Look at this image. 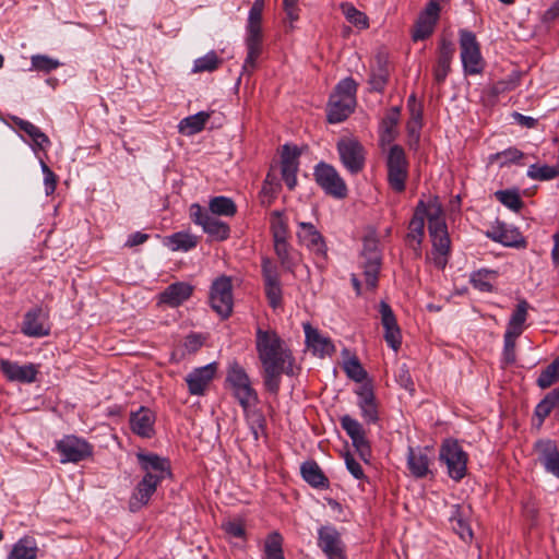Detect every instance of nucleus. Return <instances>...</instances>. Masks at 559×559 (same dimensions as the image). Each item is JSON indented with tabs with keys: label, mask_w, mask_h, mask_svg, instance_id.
<instances>
[{
	"label": "nucleus",
	"mask_w": 559,
	"mask_h": 559,
	"mask_svg": "<svg viewBox=\"0 0 559 559\" xmlns=\"http://www.w3.org/2000/svg\"><path fill=\"white\" fill-rule=\"evenodd\" d=\"M255 349L263 371V384L267 392H280L283 374H294V357L285 342L274 330L255 331Z\"/></svg>",
	"instance_id": "obj_1"
},
{
	"label": "nucleus",
	"mask_w": 559,
	"mask_h": 559,
	"mask_svg": "<svg viewBox=\"0 0 559 559\" xmlns=\"http://www.w3.org/2000/svg\"><path fill=\"white\" fill-rule=\"evenodd\" d=\"M136 459L144 475L129 499L131 512H138L145 507L155 493L157 486L171 475L169 461L165 457L155 453L140 452L136 454Z\"/></svg>",
	"instance_id": "obj_2"
},
{
	"label": "nucleus",
	"mask_w": 559,
	"mask_h": 559,
	"mask_svg": "<svg viewBox=\"0 0 559 559\" xmlns=\"http://www.w3.org/2000/svg\"><path fill=\"white\" fill-rule=\"evenodd\" d=\"M264 4V0H254L249 10L245 37L247 57L242 64V75H251L263 50L262 14Z\"/></svg>",
	"instance_id": "obj_3"
},
{
	"label": "nucleus",
	"mask_w": 559,
	"mask_h": 559,
	"mask_svg": "<svg viewBox=\"0 0 559 559\" xmlns=\"http://www.w3.org/2000/svg\"><path fill=\"white\" fill-rule=\"evenodd\" d=\"M428 230L432 242L430 259L437 269L443 270L448 264L451 240L442 215V209L439 205L429 206Z\"/></svg>",
	"instance_id": "obj_4"
},
{
	"label": "nucleus",
	"mask_w": 559,
	"mask_h": 559,
	"mask_svg": "<svg viewBox=\"0 0 559 559\" xmlns=\"http://www.w3.org/2000/svg\"><path fill=\"white\" fill-rule=\"evenodd\" d=\"M226 382L231 388L234 397L245 412L259 403L258 393L253 389L245 368L238 361L234 360L229 364Z\"/></svg>",
	"instance_id": "obj_5"
},
{
	"label": "nucleus",
	"mask_w": 559,
	"mask_h": 559,
	"mask_svg": "<svg viewBox=\"0 0 559 559\" xmlns=\"http://www.w3.org/2000/svg\"><path fill=\"white\" fill-rule=\"evenodd\" d=\"M439 460L447 466L448 475L454 481H460L466 476L468 455L456 440L445 439L441 443Z\"/></svg>",
	"instance_id": "obj_6"
},
{
	"label": "nucleus",
	"mask_w": 559,
	"mask_h": 559,
	"mask_svg": "<svg viewBox=\"0 0 559 559\" xmlns=\"http://www.w3.org/2000/svg\"><path fill=\"white\" fill-rule=\"evenodd\" d=\"M388 182L391 189L397 193L405 190L408 177V162L404 148L394 144L386 156Z\"/></svg>",
	"instance_id": "obj_7"
},
{
	"label": "nucleus",
	"mask_w": 559,
	"mask_h": 559,
	"mask_svg": "<svg viewBox=\"0 0 559 559\" xmlns=\"http://www.w3.org/2000/svg\"><path fill=\"white\" fill-rule=\"evenodd\" d=\"M360 265L367 288L376 289L381 270V253L378 249V240L374 235L364 238V250Z\"/></svg>",
	"instance_id": "obj_8"
},
{
	"label": "nucleus",
	"mask_w": 559,
	"mask_h": 559,
	"mask_svg": "<svg viewBox=\"0 0 559 559\" xmlns=\"http://www.w3.org/2000/svg\"><path fill=\"white\" fill-rule=\"evenodd\" d=\"M459 34L464 72L469 75L481 73L485 62L475 34L467 29H461Z\"/></svg>",
	"instance_id": "obj_9"
},
{
	"label": "nucleus",
	"mask_w": 559,
	"mask_h": 559,
	"mask_svg": "<svg viewBox=\"0 0 559 559\" xmlns=\"http://www.w3.org/2000/svg\"><path fill=\"white\" fill-rule=\"evenodd\" d=\"M336 150L345 169L357 175L362 171L366 165V150L362 144L353 138H342L337 141Z\"/></svg>",
	"instance_id": "obj_10"
},
{
	"label": "nucleus",
	"mask_w": 559,
	"mask_h": 559,
	"mask_svg": "<svg viewBox=\"0 0 559 559\" xmlns=\"http://www.w3.org/2000/svg\"><path fill=\"white\" fill-rule=\"evenodd\" d=\"M313 176L316 182L325 192V194L335 199H344L347 197V186L338 171L332 165L320 162L314 167Z\"/></svg>",
	"instance_id": "obj_11"
},
{
	"label": "nucleus",
	"mask_w": 559,
	"mask_h": 559,
	"mask_svg": "<svg viewBox=\"0 0 559 559\" xmlns=\"http://www.w3.org/2000/svg\"><path fill=\"white\" fill-rule=\"evenodd\" d=\"M210 304L212 309L223 319H227L233 312V284L226 275L217 277L211 286Z\"/></svg>",
	"instance_id": "obj_12"
},
{
	"label": "nucleus",
	"mask_w": 559,
	"mask_h": 559,
	"mask_svg": "<svg viewBox=\"0 0 559 559\" xmlns=\"http://www.w3.org/2000/svg\"><path fill=\"white\" fill-rule=\"evenodd\" d=\"M190 217L192 222L200 225L203 231L213 240L223 241L229 238V225L205 211L201 205L194 203L190 206Z\"/></svg>",
	"instance_id": "obj_13"
},
{
	"label": "nucleus",
	"mask_w": 559,
	"mask_h": 559,
	"mask_svg": "<svg viewBox=\"0 0 559 559\" xmlns=\"http://www.w3.org/2000/svg\"><path fill=\"white\" fill-rule=\"evenodd\" d=\"M56 449L61 455V463H79L93 454V447L75 436L63 437L57 442Z\"/></svg>",
	"instance_id": "obj_14"
},
{
	"label": "nucleus",
	"mask_w": 559,
	"mask_h": 559,
	"mask_svg": "<svg viewBox=\"0 0 559 559\" xmlns=\"http://www.w3.org/2000/svg\"><path fill=\"white\" fill-rule=\"evenodd\" d=\"M441 7L439 1L430 0L425 9L419 13L412 31V39L414 41L425 40L429 38L439 21Z\"/></svg>",
	"instance_id": "obj_15"
},
{
	"label": "nucleus",
	"mask_w": 559,
	"mask_h": 559,
	"mask_svg": "<svg viewBox=\"0 0 559 559\" xmlns=\"http://www.w3.org/2000/svg\"><path fill=\"white\" fill-rule=\"evenodd\" d=\"M297 238L301 246H305L318 261H325L328 247L324 237L311 223L299 222Z\"/></svg>",
	"instance_id": "obj_16"
},
{
	"label": "nucleus",
	"mask_w": 559,
	"mask_h": 559,
	"mask_svg": "<svg viewBox=\"0 0 559 559\" xmlns=\"http://www.w3.org/2000/svg\"><path fill=\"white\" fill-rule=\"evenodd\" d=\"M318 546L328 559H347L341 534L332 525H324L318 530Z\"/></svg>",
	"instance_id": "obj_17"
},
{
	"label": "nucleus",
	"mask_w": 559,
	"mask_h": 559,
	"mask_svg": "<svg viewBox=\"0 0 559 559\" xmlns=\"http://www.w3.org/2000/svg\"><path fill=\"white\" fill-rule=\"evenodd\" d=\"M261 269L264 282V292L269 305L273 309H276L282 306L283 299V292L277 267L269 258H263Z\"/></svg>",
	"instance_id": "obj_18"
},
{
	"label": "nucleus",
	"mask_w": 559,
	"mask_h": 559,
	"mask_svg": "<svg viewBox=\"0 0 559 559\" xmlns=\"http://www.w3.org/2000/svg\"><path fill=\"white\" fill-rule=\"evenodd\" d=\"M488 238L495 242H499L506 247L524 249L527 241L522 233L511 225L503 222H497L490 230L487 231Z\"/></svg>",
	"instance_id": "obj_19"
},
{
	"label": "nucleus",
	"mask_w": 559,
	"mask_h": 559,
	"mask_svg": "<svg viewBox=\"0 0 559 559\" xmlns=\"http://www.w3.org/2000/svg\"><path fill=\"white\" fill-rule=\"evenodd\" d=\"M22 332L29 337H44L50 333V324L48 323V314L40 307L29 309L25 314L22 323Z\"/></svg>",
	"instance_id": "obj_20"
},
{
	"label": "nucleus",
	"mask_w": 559,
	"mask_h": 559,
	"mask_svg": "<svg viewBox=\"0 0 559 559\" xmlns=\"http://www.w3.org/2000/svg\"><path fill=\"white\" fill-rule=\"evenodd\" d=\"M301 152L296 145L285 144L281 154V174L289 190H294L297 185L298 157Z\"/></svg>",
	"instance_id": "obj_21"
},
{
	"label": "nucleus",
	"mask_w": 559,
	"mask_h": 559,
	"mask_svg": "<svg viewBox=\"0 0 559 559\" xmlns=\"http://www.w3.org/2000/svg\"><path fill=\"white\" fill-rule=\"evenodd\" d=\"M342 428L352 439L353 445L358 451L360 457L365 461L370 455V445L366 439V433L362 425L349 415H344L340 419Z\"/></svg>",
	"instance_id": "obj_22"
},
{
	"label": "nucleus",
	"mask_w": 559,
	"mask_h": 559,
	"mask_svg": "<svg viewBox=\"0 0 559 559\" xmlns=\"http://www.w3.org/2000/svg\"><path fill=\"white\" fill-rule=\"evenodd\" d=\"M216 371L217 365L215 362L193 369L186 377L189 393L191 395H203L206 388L214 379Z\"/></svg>",
	"instance_id": "obj_23"
},
{
	"label": "nucleus",
	"mask_w": 559,
	"mask_h": 559,
	"mask_svg": "<svg viewBox=\"0 0 559 559\" xmlns=\"http://www.w3.org/2000/svg\"><path fill=\"white\" fill-rule=\"evenodd\" d=\"M379 311L381 314V323L384 328V340L388 345L396 352L402 344L401 330L397 325L396 318L390 305L383 300L380 302Z\"/></svg>",
	"instance_id": "obj_24"
},
{
	"label": "nucleus",
	"mask_w": 559,
	"mask_h": 559,
	"mask_svg": "<svg viewBox=\"0 0 559 559\" xmlns=\"http://www.w3.org/2000/svg\"><path fill=\"white\" fill-rule=\"evenodd\" d=\"M454 53V44L447 38H442L439 43L438 59L433 68V79L437 84L441 85L444 83L447 76L451 71V63Z\"/></svg>",
	"instance_id": "obj_25"
},
{
	"label": "nucleus",
	"mask_w": 559,
	"mask_h": 559,
	"mask_svg": "<svg viewBox=\"0 0 559 559\" xmlns=\"http://www.w3.org/2000/svg\"><path fill=\"white\" fill-rule=\"evenodd\" d=\"M0 369L10 381L32 383L36 380L38 369L34 364L19 365L17 362L2 359Z\"/></svg>",
	"instance_id": "obj_26"
},
{
	"label": "nucleus",
	"mask_w": 559,
	"mask_h": 559,
	"mask_svg": "<svg viewBox=\"0 0 559 559\" xmlns=\"http://www.w3.org/2000/svg\"><path fill=\"white\" fill-rule=\"evenodd\" d=\"M193 289V286L186 282L173 283L159 294V302L171 308L179 307L191 297Z\"/></svg>",
	"instance_id": "obj_27"
},
{
	"label": "nucleus",
	"mask_w": 559,
	"mask_h": 559,
	"mask_svg": "<svg viewBox=\"0 0 559 559\" xmlns=\"http://www.w3.org/2000/svg\"><path fill=\"white\" fill-rule=\"evenodd\" d=\"M306 345L314 355L323 357L334 353L335 347L329 337L320 334L318 329L313 328L309 322L304 323Z\"/></svg>",
	"instance_id": "obj_28"
},
{
	"label": "nucleus",
	"mask_w": 559,
	"mask_h": 559,
	"mask_svg": "<svg viewBox=\"0 0 559 559\" xmlns=\"http://www.w3.org/2000/svg\"><path fill=\"white\" fill-rule=\"evenodd\" d=\"M154 413L144 406H141L136 412L130 415L131 430L143 438H151L154 435Z\"/></svg>",
	"instance_id": "obj_29"
},
{
	"label": "nucleus",
	"mask_w": 559,
	"mask_h": 559,
	"mask_svg": "<svg viewBox=\"0 0 559 559\" xmlns=\"http://www.w3.org/2000/svg\"><path fill=\"white\" fill-rule=\"evenodd\" d=\"M429 449L426 448H408L407 467L411 474L416 478H424L429 473L430 459Z\"/></svg>",
	"instance_id": "obj_30"
},
{
	"label": "nucleus",
	"mask_w": 559,
	"mask_h": 559,
	"mask_svg": "<svg viewBox=\"0 0 559 559\" xmlns=\"http://www.w3.org/2000/svg\"><path fill=\"white\" fill-rule=\"evenodd\" d=\"M356 98H341L340 95H331L328 109V121L338 123L344 121L354 110Z\"/></svg>",
	"instance_id": "obj_31"
},
{
	"label": "nucleus",
	"mask_w": 559,
	"mask_h": 559,
	"mask_svg": "<svg viewBox=\"0 0 559 559\" xmlns=\"http://www.w3.org/2000/svg\"><path fill=\"white\" fill-rule=\"evenodd\" d=\"M539 452V460L546 471L559 478V451L551 440H539L536 442Z\"/></svg>",
	"instance_id": "obj_32"
},
{
	"label": "nucleus",
	"mask_w": 559,
	"mask_h": 559,
	"mask_svg": "<svg viewBox=\"0 0 559 559\" xmlns=\"http://www.w3.org/2000/svg\"><path fill=\"white\" fill-rule=\"evenodd\" d=\"M469 514V508L462 504H454L450 516V523L452 530L463 539L471 540L473 538V531L467 516Z\"/></svg>",
	"instance_id": "obj_33"
},
{
	"label": "nucleus",
	"mask_w": 559,
	"mask_h": 559,
	"mask_svg": "<svg viewBox=\"0 0 559 559\" xmlns=\"http://www.w3.org/2000/svg\"><path fill=\"white\" fill-rule=\"evenodd\" d=\"M301 476L313 488L326 489L329 479L316 461H307L301 464Z\"/></svg>",
	"instance_id": "obj_34"
},
{
	"label": "nucleus",
	"mask_w": 559,
	"mask_h": 559,
	"mask_svg": "<svg viewBox=\"0 0 559 559\" xmlns=\"http://www.w3.org/2000/svg\"><path fill=\"white\" fill-rule=\"evenodd\" d=\"M401 109L400 107H392L388 110L381 121V133L380 140L382 144H390L396 138L397 131L396 126L400 121Z\"/></svg>",
	"instance_id": "obj_35"
},
{
	"label": "nucleus",
	"mask_w": 559,
	"mask_h": 559,
	"mask_svg": "<svg viewBox=\"0 0 559 559\" xmlns=\"http://www.w3.org/2000/svg\"><path fill=\"white\" fill-rule=\"evenodd\" d=\"M428 211L429 209L427 210L425 203L420 201L416 206L414 216L408 225L409 233L407 237L409 240L416 241L418 248L420 247L424 238L425 216L428 217Z\"/></svg>",
	"instance_id": "obj_36"
},
{
	"label": "nucleus",
	"mask_w": 559,
	"mask_h": 559,
	"mask_svg": "<svg viewBox=\"0 0 559 559\" xmlns=\"http://www.w3.org/2000/svg\"><path fill=\"white\" fill-rule=\"evenodd\" d=\"M11 120L21 131L25 132L33 140L37 147L45 148L50 145L49 138L32 122L16 116H12Z\"/></svg>",
	"instance_id": "obj_37"
},
{
	"label": "nucleus",
	"mask_w": 559,
	"mask_h": 559,
	"mask_svg": "<svg viewBox=\"0 0 559 559\" xmlns=\"http://www.w3.org/2000/svg\"><path fill=\"white\" fill-rule=\"evenodd\" d=\"M37 551L38 548L35 538L24 536L13 545L8 559H36Z\"/></svg>",
	"instance_id": "obj_38"
},
{
	"label": "nucleus",
	"mask_w": 559,
	"mask_h": 559,
	"mask_svg": "<svg viewBox=\"0 0 559 559\" xmlns=\"http://www.w3.org/2000/svg\"><path fill=\"white\" fill-rule=\"evenodd\" d=\"M275 254L286 271L293 272L296 267L298 260L295 250L288 243V240L273 241Z\"/></svg>",
	"instance_id": "obj_39"
},
{
	"label": "nucleus",
	"mask_w": 559,
	"mask_h": 559,
	"mask_svg": "<svg viewBox=\"0 0 559 559\" xmlns=\"http://www.w3.org/2000/svg\"><path fill=\"white\" fill-rule=\"evenodd\" d=\"M210 117L211 114L206 111H199L195 115L188 116L179 122V132L186 135L197 134L204 129Z\"/></svg>",
	"instance_id": "obj_40"
},
{
	"label": "nucleus",
	"mask_w": 559,
	"mask_h": 559,
	"mask_svg": "<svg viewBox=\"0 0 559 559\" xmlns=\"http://www.w3.org/2000/svg\"><path fill=\"white\" fill-rule=\"evenodd\" d=\"M497 277V271L481 269L472 273L471 283L479 292L490 293L493 290L492 283L496 282Z\"/></svg>",
	"instance_id": "obj_41"
},
{
	"label": "nucleus",
	"mask_w": 559,
	"mask_h": 559,
	"mask_svg": "<svg viewBox=\"0 0 559 559\" xmlns=\"http://www.w3.org/2000/svg\"><path fill=\"white\" fill-rule=\"evenodd\" d=\"M270 230L273 241L288 240V223L282 211H273L270 215Z\"/></svg>",
	"instance_id": "obj_42"
},
{
	"label": "nucleus",
	"mask_w": 559,
	"mask_h": 559,
	"mask_svg": "<svg viewBox=\"0 0 559 559\" xmlns=\"http://www.w3.org/2000/svg\"><path fill=\"white\" fill-rule=\"evenodd\" d=\"M209 210L215 216L233 217L237 213V205L230 198L219 195L210 200Z\"/></svg>",
	"instance_id": "obj_43"
},
{
	"label": "nucleus",
	"mask_w": 559,
	"mask_h": 559,
	"mask_svg": "<svg viewBox=\"0 0 559 559\" xmlns=\"http://www.w3.org/2000/svg\"><path fill=\"white\" fill-rule=\"evenodd\" d=\"M527 309H528V304L526 300L519 301L515 310L511 314L510 320L508 322V326H507L508 332L522 334L523 325L527 318Z\"/></svg>",
	"instance_id": "obj_44"
},
{
	"label": "nucleus",
	"mask_w": 559,
	"mask_h": 559,
	"mask_svg": "<svg viewBox=\"0 0 559 559\" xmlns=\"http://www.w3.org/2000/svg\"><path fill=\"white\" fill-rule=\"evenodd\" d=\"M167 240L173 251H189L198 245V237L185 231L175 233Z\"/></svg>",
	"instance_id": "obj_45"
},
{
	"label": "nucleus",
	"mask_w": 559,
	"mask_h": 559,
	"mask_svg": "<svg viewBox=\"0 0 559 559\" xmlns=\"http://www.w3.org/2000/svg\"><path fill=\"white\" fill-rule=\"evenodd\" d=\"M559 403V386L550 391L536 406L535 415L542 424Z\"/></svg>",
	"instance_id": "obj_46"
},
{
	"label": "nucleus",
	"mask_w": 559,
	"mask_h": 559,
	"mask_svg": "<svg viewBox=\"0 0 559 559\" xmlns=\"http://www.w3.org/2000/svg\"><path fill=\"white\" fill-rule=\"evenodd\" d=\"M341 9L346 20L359 29H366L369 27L368 16L364 12L357 10L353 4L343 3Z\"/></svg>",
	"instance_id": "obj_47"
},
{
	"label": "nucleus",
	"mask_w": 559,
	"mask_h": 559,
	"mask_svg": "<svg viewBox=\"0 0 559 559\" xmlns=\"http://www.w3.org/2000/svg\"><path fill=\"white\" fill-rule=\"evenodd\" d=\"M281 189V183L275 175L269 173L263 181L260 192L262 204L270 205Z\"/></svg>",
	"instance_id": "obj_48"
},
{
	"label": "nucleus",
	"mask_w": 559,
	"mask_h": 559,
	"mask_svg": "<svg viewBox=\"0 0 559 559\" xmlns=\"http://www.w3.org/2000/svg\"><path fill=\"white\" fill-rule=\"evenodd\" d=\"M221 63L222 60L218 58L217 53L212 50L205 56L194 60L192 71L194 73L213 72L219 67Z\"/></svg>",
	"instance_id": "obj_49"
},
{
	"label": "nucleus",
	"mask_w": 559,
	"mask_h": 559,
	"mask_svg": "<svg viewBox=\"0 0 559 559\" xmlns=\"http://www.w3.org/2000/svg\"><path fill=\"white\" fill-rule=\"evenodd\" d=\"M559 380V356L549 364L539 374L537 385L547 389Z\"/></svg>",
	"instance_id": "obj_50"
},
{
	"label": "nucleus",
	"mask_w": 559,
	"mask_h": 559,
	"mask_svg": "<svg viewBox=\"0 0 559 559\" xmlns=\"http://www.w3.org/2000/svg\"><path fill=\"white\" fill-rule=\"evenodd\" d=\"M559 175V166L531 165L527 176L533 180H550Z\"/></svg>",
	"instance_id": "obj_51"
},
{
	"label": "nucleus",
	"mask_w": 559,
	"mask_h": 559,
	"mask_svg": "<svg viewBox=\"0 0 559 559\" xmlns=\"http://www.w3.org/2000/svg\"><path fill=\"white\" fill-rule=\"evenodd\" d=\"M495 197L508 209L519 212L523 207V201L515 190H499Z\"/></svg>",
	"instance_id": "obj_52"
},
{
	"label": "nucleus",
	"mask_w": 559,
	"mask_h": 559,
	"mask_svg": "<svg viewBox=\"0 0 559 559\" xmlns=\"http://www.w3.org/2000/svg\"><path fill=\"white\" fill-rule=\"evenodd\" d=\"M389 79V70L385 64L379 61V67L377 70H373L370 74L369 84L371 90L374 92H383Z\"/></svg>",
	"instance_id": "obj_53"
},
{
	"label": "nucleus",
	"mask_w": 559,
	"mask_h": 559,
	"mask_svg": "<svg viewBox=\"0 0 559 559\" xmlns=\"http://www.w3.org/2000/svg\"><path fill=\"white\" fill-rule=\"evenodd\" d=\"M32 67L37 70L45 73H49L52 70H56L60 62L56 59H52L46 55H35L31 58Z\"/></svg>",
	"instance_id": "obj_54"
},
{
	"label": "nucleus",
	"mask_w": 559,
	"mask_h": 559,
	"mask_svg": "<svg viewBox=\"0 0 559 559\" xmlns=\"http://www.w3.org/2000/svg\"><path fill=\"white\" fill-rule=\"evenodd\" d=\"M520 335L508 331L504 333L503 360L508 365L515 362V341Z\"/></svg>",
	"instance_id": "obj_55"
},
{
	"label": "nucleus",
	"mask_w": 559,
	"mask_h": 559,
	"mask_svg": "<svg viewBox=\"0 0 559 559\" xmlns=\"http://www.w3.org/2000/svg\"><path fill=\"white\" fill-rule=\"evenodd\" d=\"M344 370L348 378L353 379L356 382H361L367 377V372L365 371L358 358L356 357H353L345 362Z\"/></svg>",
	"instance_id": "obj_56"
},
{
	"label": "nucleus",
	"mask_w": 559,
	"mask_h": 559,
	"mask_svg": "<svg viewBox=\"0 0 559 559\" xmlns=\"http://www.w3.org/2000/svg\"><path fill=\"white\" fill-rule=\"evenodd\" d=\"M357 84L352 78L342 80L335 87L332 95H340L341 98H356Z\"/></svg>",
	"instance_id": "obj_57"
},
{
	"label": "nucleus",
	"mask_w": 559,
	"mask_h": 559,
	"mask_svg": "<svg viewBox=\"0 0 559 559\" xmlns=\"http://www.w3.org/2000/svg\"><path fill=\"white\" fill-rule=\"evenodd\" d=\"M282 545H283V538H282L281 534L277 532L271 533L265 539V545H264L265 556L283 555Z\"/></svg>",
	"instance_id": "obj_58"
},
{
	"label": "nucleus",
	"mask_w": 559,
	"mask_h": 559,
	"mask_svg": "<svg viewBox=\"0 0 559 559\" xmlns=\"http://www.w3.org/2000/svg\"><path fill=\"white\" fill-rule=\"evenodd\" d=\"M40 165L44 174L45 192L47 195H50L56 190L57 176L43 160L40 162Z\"/></svg>",
	"instance_id": "obj_59"
},
{
	"label": "nucleus",
	"mask_w": 559,
	"mask_h": 559,
	"mask_svg": "<svg viewBox=\"0 0 559 559\" xmlns=\"http://www.w3.org/2000/svg\"><path fill=\"white\" fill-rule=\"evenodd\" d=\"M223 528L231 537L236 538H245L246 537V528L245 524L240 520L228 521L223 524Z\"/></svg>",
	"instance_id": "obj_60"
},
{
	"label": "nucleus",
	"mask_w": 559,
	"mask_h": 559,
	"mask_svg": "<svg viewBox=\"0 0 559 559\" xmlns=\"http://www.w3.org/2000/svg\"><path fill=\"white\" fill-rule=\"evenodd\" d=\"M361 411V416L364 417L365 421L368 424H374L379 419V413H378V405L377 402H372L366 405L359 406Z\"/></svg>",
	"instance_id": "obj_61"
},
{
	"label": "nucleus",
	"mask_w": 559,
	"mask_h": 559,
	"mask_svg": "<svg viewBox=\"0 0 559 559\" xmlns=\"http://www.w3.org/2000/svg\"><path fill=\"white\" fill-rule=\"evenodd\" d=\"M345 463L348 472L356 478V479H362L365 478L364 469L358 463L354 456L349 453L345 455Z\"/></svg>",
	"instance_id": "obj_62"
},
{
	"label": "nucleus",
	"mask_w": 559,
	"mask_h": 559,
	"mask_svg": "<svg viewBox=\"0 0 559 559\" xmlns=\"http://www.w3.org/2000/svg\"><path fill=\"white\" fill-rule=\"evenodd\" d=\"M497 157L503 159L502 164L509 162L516 163L523 157V153L518 148L510 147L501 153H498Z\"/></svg>",
	"instance_id": "obj_63"
},
{
	"label": "nucleus",
	"mask_w": 559,
	"mask_h": 559,
	"mask_svg": "<svg viewBox=\"0 0 559 559\" xmlns=\"http://www.w3.org/2000/svg\"><path fill=\"white\" fill-rule=\"evenodd\" d=\"M358 406L366 405L376 401L372 389L368 385H362L358 391Z\"/></svg>",
	"instance_id": "obj_64"
}]
</instances>
